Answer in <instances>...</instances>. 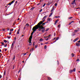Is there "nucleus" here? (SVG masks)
Listing matches in <instances>:
<instances>
[{"label":"nucleus","mask_w":80,"mask_h":80,"mask_svg":"<svg viewBox=\"0 0 80 80\" xmlns=\"http://www.w3.org/2000/svg\"><path fill=\"white\" fill-rule=\"evenodd\" d=\"M36 26L38 27V28H39V31L42 30V32H43V33L45 32V28L42 26H38V25H36Z\"/></svg>","instance_id":"obj_1"},{"label":"nucleus","mask_w":80,"mask_h":80,"mask_svg":"<svg viewBox=\"0 0 80 80\" xmlns=\"http://www.w3.org/2000/svg\"><path fill=\"white\" fill-rule=\"evenodd\" d=\"M38 28V27H37L36 25L34 27L32 28V30L33 31L32 32V33L33 34L34 33V32H35Z\"/></svg>","instance_id":"obj_2"},{"label":"nucleus","mask_w":80,"mask_h":80,"mask_svg":"<svg viewBox=\"0 0 80 80\" xmlns=\"http://www.w3.org/2000/svg\"><path fill=\"white\" fill-rule=\"evenodd\" d=\"M15 41H14L12 45H11V50H12V49H13V45H14V44H15Z\"/></svg>","instance_id":"obj_3"},{"label":"nucleus","mask_w":80,"mask_h":80,"mask_svg":"<svg viewBox=\"0 0 80 80\" xmlns=\"http://www.w3.org/2000/svg\"><path fill=\"white\" fill-rule=\"evenodd\" d=\"M45 20H42V21H41L40 22H39V23H38V25H37L38 26H40V25H41V24H42V23H43V22H44V21H45Z\"/></svg>","instance_id":"obj_4"},{"label":"nucleus","mask_w":80,"mask_h":80,"mask_svg":"<svg viewBox=\"0 0 80 80\" xmlns=\"http://www.w3.org/2000/svg\"><path fill=\"white\" fill-rule=\"evenodd\" d=\"M76 69L75 68H74L73 70H69V73H72L73 72H75Z\"/></svg>","instance_id":"obj_5"},{"label":"nucleus","mask_w":80,"mask_h":80,"mask_svg":"<svg viewBox=\"0 0 80 80\" xmlns=\"http://www.w3.org/2000/svg\"><path fill=\"white\" fill-rule=\"evenodd\" d=\"M75 3V0H74L71 3V4L72 5H74Z\"/></svg>","instance_id":"obj_6"},{"label":"nucleus","mask_w":80,"mask_h":80,"mask_svg":"<svg viewBox=\"0 0 80 80\" xmlns=\"http://www.w3.org/2000/svg\"><path fill=\"white\" fill-rule=\"evenodd\" d=\"M47 17V15L43 17L42 20H45Z\"/></svg>","instance_id":"obj_7"},{"label":"nucleus","mask_w":80,"mask_h":80,"mask_svg":"<svg viewBox=\"0 0 80 80\" xmlns=\"http://www.w3.org/2000/svg\"><path fill=\"white\" fill-rule=\"evenodd\" d=\"M32 38H29V43H31V41H32Z\"/></svg>","instance_id":"obj_8"},{"label":"nucleus","mask_w":80,"mask_h":80,"mask_svg":"<svg viewBox=\"0 0 80 80\" xmlns=\"http://www.w3.org/2000/svg\"><path fill=\"white\" fill-rule=\"evenodd\" d=\"M77 40H78V38H76V39H75L73 41V42H76Z\"/></svg>","instance_id":"obj_9"},{"label":"nucleus","mask_w":80,"mask_h":80,"mask_svg":"<svg viewBox=\"0 0 80 80\" xmlns=\"http://www.w3.org/2000/svg\"><path fill=\"white\" fill-rule=\"evenodd\" d=\"M20 29H19L17 32V34H18L19 33V32H20Z\"/></svg>","instance_id":"obj_10"},{"label":"nucleus","mask_w":80,"mask_h":80,"mask_svg":"<svg viewBox=\"0 0 80 80\" xmlns=\"http://www.w3.org/2000/svg\"><path fill=\"white\" fill-rule=\"evenodd\" d=\"M53 14V12H52L50 14V15H49V17H51V16H52V14Z\"/></svg>","instance_id":"obj_11"},{"label":"nucleus","mask_w":80,"mask_h":80,"mask_svg":"<svg viewBox=\"0 0 80 80\" xmlns=\"http://www.w3.org/2000/svg\"><path fill=\"white\" fill-rule=\"evenodd\" d=\"M32 35H33V33H31V35L29 37V38H32Z\"/></svg>","instance_id":"obj_12"},{"label":"nucleus","mask_w":80,"mask_h":80,"mask_svg":"<svg viewBox=\"0 0 80 80\" xmlns=\"http://www.w3.org/2000/svg\"><path fill=\"white\" fill-rule=\"evenodd\" d=\"M6 73V70H4V75H3L5 76Z\"/></svg>","instance_id":"obj_13"},{"label":"nucleus","mask_w":80,"mask_h":80,"mask_svg":"<svg viewBox=\"0 0 80 80\" xmlns=\"http://www.w3.org/2000/svg\"><path fill=\"white\" fill-rule=\"evenodd\" d=\"M71 55L72 57H74L75 56V54H74L72 53L71 54Z\"/></svg>","instance_id":"obj_14"},{"label":"nucleus","mask_w":80,"mask_h":80,"mask_svg":"<svg viewBox=\"0 0 80 80\" xmlns=\"http://www.w3.org/2000/svg\"><path fill=\"white\" fill-rule=\"evenodd\" d=\"M53 9H54V7H53L52 8V10L51 11V12L53 11Z\"/></svg>","instance_id":"obj_15"},{"label":"nucleus","mask_w":80,"mask_h":80,"mask_svg":"<svg viewBox=\"0 0 80 80\" xmlns=\"http://www.w3.org/2000/svg\"><path fill=\"white\" fill-rule=\"evenodd\" d=\"M34 49L33 48H32V49H31L30 50V52H32H32H33V51L34 50Z\"/></svg>","instance_id":"obj_16"},{"label":"nucleus","mask_w":80,"mask_h":80,"mask_svg":"<svg viewBox=\"0 0 80 80\" xmlns=\"http://www.w3.org/2000/svg\"><path fill=\"white\" fill-rule=\"evenodd\" d=\"M51 4V3H50V2H48V4H47V5L48 6L49 5H50Z\"/></svg>","instance_id":"obj_17"},{"label":"nucleus","mask_w":80,"mask_h":80,"mask_svg":"<svg viewBox=\"0 0 80 80\" xmlns=\"http://www.w3.org/2000/svg\"><path fill=\"white\" fill-rule=\"evenodd\" d=\"M48 80H52V79L48 77Z\"/></svg>","instance_id":"obj_18"},{"label":"nucleus","mask_w":80,"mask_h":80,"mask_svg":"<svg viewBox=\"0 0 80 80\" xmlns=\"http://www.w3.org/2000/svg\"><path fill=\"white\" fill-rule=\"evenodd\" d=\"M15 2V0H13L11 2V3L12 4L13 3H14V2Z\"/></svg>","instance_id":"obj_19"},{"label":"nucleus","mask_w":80,"mask_h":80,"mask_svg":"<svg viewBox=\"0 0 80 80\" xmlns=\"http://www.w3.org/2000/svg\"><path fill=\"white\" fill-rule=\"evenodd\" d=\"M13 28H12L10 30V32H13Z\"/></svg>","instance_id":"obj_20"},{"label":"nucleus","mask_w":80,"mask_h":80,"mask_svg":"<svg viewBox=\"0 0 80 80\" xmlns=\"http://www.w3.org/2000/svg\"><path fill=\"white\" fill-rule=\"evenodd\" d=\"M34 8H35V7H33V8H31L30 10H33V9H34Z\"/></svg>","instance_id":"obj_21"},{"label":"nucleus","mask_w":80,"mask_h":80,"mask_svg":"<svg viewBox=\"0 0 80 80\" xmlns=\"http://www.w3.org/2000/svg\"><path fill=\"white\" fill-rule=\"evenodd\" d=\"M39 41L40 42H42V41H43V39L42 38L40 39L39 40Z\"/></svg>","instance_id":"obj_22"},{"label":"nucleus","mask_w":80,"mask_h":80,"mask_svg":"<svg viewBox=\"0 0 80 80\" xmlns=\"http://www.w3.org/2000/svg\"><path fill=\"white\" fill-rule=\"evenodd\" d=\"M49 30V28H47L46 30L45 31V32H47V31H48Z\"/></svg>","instance_id":"obj_23"},{"label":"nucleus","mask_w":80,"mask_h":80,"mask_svg":"<svg viewBox=\"0 0 80 80\" xmlns=\"http://www.w3.org/2000/svg\"><path fill=\"white\" fill-rule=\"evenodd\" d=\"M38 45H36L35 46V48H37V47H38Z\"/></svg>","instance_id":"obj_24"},{"label":"nucleus","mask_w":80,"mask_h":80,"mask_svg":"<svg viewBox=\"0 0 80 80\" xmlns=\"http://www.w3.org/2000/svg\"><path fill=\"white\" fill-rule=\"evenodd\" d=\"M78 31V30H75L74 31L75 33H77Z\"/></svg>","instance_id":"obj_25"},{"label":"nucleus","mask_w":80,"mask_h":80,"mask_svg":"<svg viewBox=\"0 0 80 80\" xmlns=\"http://www.w3.org/2000/svg\"><path fill=\"white\" fill-rule=\"evenodd\" d=\"M51 20V19L50 18H48V21H50Z\"/></svg>","instance_id":"obj_26"},{"label":"nucleus","mask_w":80,"mask_h":80,"mask_svg":"<svg viewBox=\"0 0 80 80\" xmlns=\"http://www.w3.org/2000/svg\"><path fill=\"white\" fill-rule=\"evenodd\" d=\"M4 45V47H7V44H6V45L5 44Z\"/></svg>","instance_id":"obj_27"},{"label":"nucleus","mask_w":80,"mask_h":80,"mask_svg":"<svg viewBox=\"0 0 80 80\" xmlns=\"http://www.w3.org/2000/svg\"><path fill=\"white\" fill-rule=\"evenodd\" d=\"M2 46L5 45V44H4V42H2Z\"/></svg>","instance_id":"obj_28"},{"label":"nucleus","mask_w":80,"mask_h":80,"mask_svg":"<svg viewBox=\"0 0 80 80\" xmlns=\"http://www.w3.org/2000/svg\"><path fill=\"white\" fill-rule=\"evenodd\" d=\"M4 42H5V43H7V41L6 40H4Z\"/></svg>","instance_id":"obj_29"},{"label":"nucleus","mask_w":80,"mask_h":80,"mask_svg":"<svg viewBox=\"0 0 80 80\" xmlns=\"http://www.w3.org/2000/svg\"><path fill=\"white\" fill-rule=\"evenodd\" d=\"M73 22V21H72L71 22H70V23H69L68 24L69 25H71V24H72V23Z\"/></svg>","instance_id":"obj_30"},{"label":"nucleus","mask_w":80,"mask_h":80,"mask_svg":"<svg viewBox=\"0 0 80 80\" xmlns=\"http://www.w3.org/2000/svg\"><path fill=\"white\" fill-rule=\"evenodd\" d=\"M26 26H27V27H28V26H29V25L28 24V23H26Z\"/></svg>","instance_id":"obj_31"},{"label":"nucleus","mask_w":80,"mask_h":80,"mask_svg":"<svg viewBox=\"0 0 80 80\" xmlns=\"http://www.w3.org/2000/svg\"><path fill=\"white\" fill-rule=\"evenodd\" d=\"M2 56V53H0V57H1Z\"/></svg>","instance_id":"obj_32"},{"label":"nucleus","mask_w":80,"mask_h":80,"mask_svg":"<svg viewBox=\"0 0 80 80\" xmlns=\"http://www.w3.org/2000/svg\"><path fill=\"white\" fill-rule=\"evenodd\" d=\"M15 56H14V58H13L12 60H15Z\"/></svg>","instance_id":"obj_33"},{"label":"nucleus","mask_w":80,"mask_h":80,"mask_svg":"<svg viewBox=\"0 0 80 80\" xmlns=\"http://www.w3.org/2000/svg\"><path fill=\"white\" fill-rule=\"evenodd\" d=\"M72 34H73V35L72 34V36H74V35H75V34L74 33H73V32L72 33Z\"/></svg>","instance_id":"obj_34"},{"label":"nucleus","mask_w":80,"mask_h":80,"mask_svg":"<svg viewBox=\"0 0 80 80\" xmlns=\"http://www.w3.org/2000/svg\"><path fill=\"white\" fill-rule=\"evenodd\" d=\"M60 16H58V17H57V16H55V18H60Z\"/></svg>","instance_id":"obj_35"},{"label":"nucleus","mask_w":80,"mask_h":80,"mask_svg":"<svg viewBox=\"0 0 80 80\" xmlns=\"http://www.w3.org/2000/svg\"><path fill=\"white\" fill-rule=\"evenodd\" d=\"M46 23V22H45V23H42V25H45V24Z\"/></svg>","instance_id":"obj_36"},{"label":"nucleus","mask_w":80,"mask_h":80,"mask_svg":"<svg viewBox=\"0 0 80 80\" xmlns=\"http://www.w3.org/2000/svg\"><path fill=\"white\" fill-rule=\"evenodd\" d=\"M73 18L72 17H70L69 18H68L69 19H71V18Z\"/></svg>","instance_id":"obj_37"},{"label":"nucleus","mask_w":80,"mask_h":80,"mask_svg":"<svg viewBox=\"0 0 80 80\" xmlns=\"http://www.w3.org/2000/svg\"><path fill=\"white\" fill-rule=\"evenodd\" d=\"M23 56H25V55H27V53H23Z\"/></svg>","instance_id":"obj_38"},{"label":"nucleus","mask_w":80,"mask_h":80,"mask_svg":"<svg viewBox=\"0 0 80 80\" xmlns=\"http://www.w3.org/2000/svg\"><path fill=\"white\" fill-rule=\"evenodd\" d=\"M55 6H57V3H55Z\"/></svg>","instance_id":"obj_39"},{"label":"nucleus","mask_w":80,"mask_h":80,"mask_svg":"<svg viewBox=\"0 0 80 80\" xmlns=\"http://www.w3.org/2000/svg\"><path fill=\"white\" fill-rule=\"evenodd\" d=\"M44 48H45V49H46V48H47V46H46V45L45 46Z\"/></svg>","instance_id":"obj_40"},{"label":"nucleus","mask_w":80,"mask_h":80,"mask_svg":"<svg viewBox=\"0 0 80 80\" xmlns=\"http://www.w3.org/2000/svg\"><path fill=\"white\" fill-rule=\"evenodd\" d=\"M46 4L44 3V4L43 5L42 7H44V6H45Z\"/></svg>","instance_id":"obj_41"},{"label":"nucleus","mask_w":80,"mask_h":80,"mask_svg":"<svg viewBox=\"0 0 80 80\" xmlns=\"http://www.w3.org/2000/svg\"><path fill=\"white\" fill-rule=\"evenodd\" d=\"M42 11V9H41L40 10H39V12H41Z\"/></svg>","instance_id":"obj_42"},{"label":"nucleus","mask_w":80,"mask_h":80,"mask_svg":"<svg viewBox=\"0 0 80 80\" xmlns=\"http://www.w3.org/2000/svg\"><path fill=\"white\" fill-rule=\"evenodd\" d=\"M80 60H79V59H78L77 60V62H79V61Z\"/></svg>","instance_id":"obj_43"},{"label":"nucleus","mask_w":80,"mask_h":80,"mask_svg":"<svg viewBox=\"0 0 80 80\" xmlns=\"http://www.w3.org/2000/svg\"><path fill=\"white\" fill-rule=\"evenodd\" d=\"M9 35H11L12 34V32H10L9 33Z\"/></svg>","instance_id":"obj_44"},{"label":"nucleus","mask_w":80,"mask_h":80,"mask_svg":"<svg viewBox=\"0 0 80 80\" xmlns=\"http://www.w3.org/2000/svg\"><path fill=\"white\" fill-rule=\"evenodd\" d=\"M12 4L11 3V2L10 3L8 4V5H11Z\"/></svg>","instance_id":"obj_45"},{"label":"nucleus","mask_w":80,"mask_h":80,"mask_svg":"<svg viewBox=\"0 0 80 80\" xmlns=\"http://www.w3.org/2000/svg\"><path fill=\"white\" fill-rule=\"evenodd\" d=\"M59 39V38H56V40H58V39Z\"/></svg>","instance_id":"obj_46"},{"label":"nucleus","mask_w":80,"mask_h":80,"mask_svg":"<svg viewBox=\"0 0 80 80\" xmlns=\"http://www.w3.org/2000/svg\"><path fill=\"white\" fill-rule=\"evenodd\" d=\"M2 77V75H0V78H1Z\"/></svg>","instance_id":"obj_47"},{"label":"nucleus","mask_w":80,"mask_h":80,"mask_svg":"<svg viewBox=\"0 0 80 80\" xmlns=\"http://www.w3.org/2000/svg\"><path fill=\"white\" fill-rule=\"evenodd\" d=\"M33 46H35V42L33 43Z\"/></svg>","instance_id":"obj_48"},{"label":"nucleus","mask_w":80,"mask_h":80,"mask_svg":"<svg viewBox=\"0 0 80 80\" xmlns=\"http://www.w3.org/2000/svg\"><path fill=\"white\" fill-rule=\"evenodd\" d=\"M58 22V20H56V21L55 22H56V23H57V22Z\"/></svg>","instance_id":"obj_49"},{"label":"nucleus","mask_w":80,"mask_h":80,"mask_svg":"<svg viewBox=\"0 0 80 80\" xmlns=\"http://www.w3.org/2000/svg\"><path fill=\"white\" fill-rule=\"evenodd\" d=\"M51 36L50 35H49V36L48 37V38H49V37H50Z\"/></svg>","instance_id":"obj_50"},{"label":"nucleus","mask_w":80,"mask_h":80,"mask_svg":"<svg viewBox=\"0 0 80 80\" xmlns=\"http://www.w3.org/2000/svg\"><path fill=\"white\" fill-rule=\"evenodd\" d=\"M14 68H15V65H13V69H14Z\"/></svg>","instance_id":"obj_51"},{"label":"nucleus","mask_w":80,"mask_h":80,"mask_svg":"<svg viewBox=\"0 0 80 80\" xmlns=\"http://www.w3.org/2000/svg\"><path fill=\"white\" fill-rule=\"evenodd\" d=\"M58 27H60V24L58 26Z\"/></svg>","instance_id":"obj_52"},{"label":"nucleus","mask_w":80,"mask_h":80,"mask_svg":"<svg viewBox=\"0 0 80 80\" xmlns=\"http://www.w3.org/2000/svg\"><path fill=\"white\" fill-rule=\"evenodd\" d=\"M45 40H47H47H48V38H46V39H45Z\"/></svg>","instance_id":"obj_53"},{"label":"nucleus","mask_w":80,"mask_h":80,"mask_svg":"<svg viewBox=\"0 0 80 80\" xmlns=\"http://www.w3.org/2000/svg\"><path fill=\"white\" fill-rule=\"evenodd\" d=\"M5 29H2V31H5Z\"/></svg>","instance_id":"obj_54"},{"label":"nucleus","mask_w":80,"mask_h":80,"mask_svg":"<svg viewBox=\"0 0 80 80\" xmlns=\"http://www.w3.org/2000/svg\"><path fill=\"white\" fill-rule=\"evenodd\" d=\"M7 50V49H5V52H6V51Z\"/></svg>","instance_id":"obj_55"},{"label":"nucleus","mask_w":80,"mask_h":80,"mask_svg":"<svg viewBox=\"0 0 80 80\" xmlns=\"http://www.w3.org/2000/svg\"><path fill=\"white\" fill-rule=\"evenodd\" d=\"M44 38H48V36H47V37H44Z\"/></svg>","instance_id":"obj_56"},{"label":"nucleus","mask_w":80,"mask_h":80,"mask_svg":"<svg viewBox=\"0 0 80 80\" xmlns=\"http://www.w3.org/2000/svg\"><path fill=\"white\" fill-rule=\"evenodd\" d=\"M57 42V40L55 41L53 43H55V42Z\"/></svg>","instance_id":"obj_57"},{"label":"nucleus","mask_w":80,"mask_h":80,"mask_svg":"<svg viewBox=\"0 0 80 80\" xmlns=\"http://www.w3.org/2000/svg\"><path fill=\"white\" fill-rule=\"evenodd\" d=\"M8 38L10 39V37H8Z\"/></svg>","instance_id":"obj_58"},{"label":"nucleus","mask_w":80,"mask_h":80,"mask_svg":"<svg viewBox=\"0 0 80 80\" xmlns=\"http://www.w3.org/2000/svg\"><path fill=\"white\" fill-rule=\"evenodd\" d=\"M56 24H57V23L55 22L54 23V25H56Z\"/></svg>","instance_id":"obj_59"},{"label":"nucleus","mask_w":80,"mask_h":80,"mask_svg":"<svg viewBox=\"0 0 80 80\" xmlns=\"http://www.w3.org/2000/svg\"><path fill=\"white\" fill-rule=\"evenodd\" d=\"M54 35L55 36L56 35V34L55 33H54Z\"/></svg>","instance_id":"obj_60"},{"label":"nucleus","mask_w":80,"mask_h":80,"mask_svg":"<svg viewBox=\"0 0 80 80\" xmlns=\"http://www.w3.org/2000/svg\"><path fill=\"white\" fill-rule=\"evenodd\" d=\"M18 20H20V18H18Z\"/></svg>","instance_id":"obj_61"},{"label":"nucleus","mask_w":80,"mask_h":80,"mask_svg":"<svg viewBox=\"0 0 80 80\" xmlns=\"http://www.w3.org/2000/svg\"><path fill=\"white\" fill-rule=\"evenodd\" d=\"M46 23H48V21L46 22Z\"/></svg>","instance_id":"obj_62"},{"label":"nucleus","mask_w":80,"mask_h":80,"mask_svg":"<svg viewBox=\"0 0 80 80\" xmlns=\"http://www.w3.org/2000/svg\"><path fill=\"white\" fill-rule=\"evenodd\" d=\"M29 45H32V44L31 43V44H29Z\"/></svg>","instance_id":"obj_63"},{"label":"nucleus","mask_w":80,"mask_h":80,"mask_svg":"<svg viewBox=\"0 0 80 80\" xmlns=\"http://www.w3.org/2000/svg\"><path fill=\"white\" fill-rule=\"evenodd\" d=\"M2 52V50L1 49H0V52Z\"/></svg>","instance_id":"obj_64"}]
</instances>
